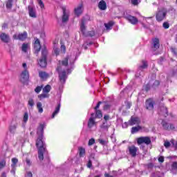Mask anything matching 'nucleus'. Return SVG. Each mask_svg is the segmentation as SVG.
<instances>
[{"label": "nucleus", "mask_w": 177, "mask_h": 177, "mask_svg": "<svg viewBox=\"0 0 177 177\" xmlns=\"http://www.w3.org/2000/svg\"><path fill=\"white\" fill-rule=\"evenodd\" d=\"M123 17L124 19H126V20H128L131 24H133V26L138 24V23H140L141 26H142L143 28L145 30H150V23L147 21V19H151V17H142L143 21L138 19L136 17H133L128 12H124L123 13Z\"/></svg>", "instance_id": "nucleus-1"}, {"label": "nucleus", "mask_w": 177, "mask_h": 177, "mask_svg": "<svg viewBox=\"0 0 177 177\" xmlns=\"http://www.w3.org/2000/svg\"><path fill=\"white\" fill-rule=\"evenodd\" d=\"M46 127V124L40 123L37 127V135L38 136L36 141V147L38 150H46V144L44 140V130Z\"/></svg>", "instance_id": "nucleus-2"}, {"label": "nucleus", "mask_w": 177, "mask_h": 177, "mask_svg": "<svg viewBox=\"0 0 177 177\" xmlns=\"http://www.w3.org/2000/svg\"><path fill=\"white\" fill-rule=\"evenodd\" d=\"M81 55V51L79 48H75L73 50V54L70 57H67L64 60L62 61V65L67 67L68 66V60L70 62L71 66H73L75 62V60L78 59V57Z\"/></svg>", "instance_id": "nucleus-3"}, {"label": "nucleus", "mask_w": 177, "mask_h": 177, "mask_svg": "<svg viewBox=\"0 0 177 177\" xmlns=\"http://www.w3.org/2000/svg\"><path fill=\"white\" fill-rule=\"evenodd\" d=\"M56 70L58 73L59 80L61 84L59 86V92H62V91H63L64 84H66V81H67V72L66 71V70H63L62 66L60 65L57 67Z\"/></svg>", "instance_id": "nucleus-4"}, {"label": "nucleus", "mask_w": 177, "mask_h": 177, "mask_svg": "<svg viewBox=\"0 0 177 177\" xmlns=\"http://www.w3.org/2000/svg\"><path fill=\"white\" fill-rule=\"evenodd\" d=\"M38 64L41 68L48 66V50L46 47L41 49V56L38 60Z\"/></svg>", "instance_id": "nucleus-5"}, {"label": "nucleus", "mask_w": 177, "mask_h": 177, "mask_svg": "<svg viewBox=\"0 0 177 177\" xmlns=\"http://www.w3.org/2000/svg\"><path fill=\"white\" fill-rule=\"evenodd\" d=\"M172 10H174V8L172 7H170L168 10L167 8H162L160 10H158L156 15L157 21H162L167 17V13H168V12H172Z\"/></svg>", "instance_id": "nucleus-6"}, {"label": "nucleus", "mask_w": 177, "mask_h": 177, "mask_svg": "<svg viewBox=\"0 0 177 177\" xmlns=\"http://www.w3.org/2000/svg\"><path fill=\"white\" fill-rule=\"evenodd\" d=\"M149 67V64H147V61L142 60V64L140 65L138 68L137 72L136 73V78H142L143 75H145V70Z\"/></svg>", "instance_id": "nucleus-7"}, {"label": "nucleus", "mask_w": 177, "mask_h": 177, "mask_svg": "<svg viewBox=\"0 0 177 177\" xmlns=\"http://www.w3.org/2000/svg\"><path fill=\"white\" fill-rule=\"evenodd\" d=\"M20 81L22 84H26V82H28V80H30V73L28 70H24L20 75Z\"/></svg>", "instance_id": "nucleus-8"}, {"label": "nucleus", "mask_w": 177, "mask_h": 177, "mask_svg": "<svg viewBox=\"0 0 177 177\" xmlns=\"http://www.w3.org/2000/svg\"><path fill=\"white\" fill-rule=\"evenodd\" d=\"M161 125L165 131H174L175 125L172 123H168L165 120H162Z\"/></svg>", "instance_id": "nucleus-9"}, {"label": "nucleus", "mask_w": 177, "mask_h": 177, "mask_svg": "<svg viewBox=\"0 0 177 177\" xmlns=\"http://www.w3.org/2000/svg\"><path fill=\"white\" fill-rule=\"evenodd\" d=\"M62 22L64 24V23H67L70 19V12L66 9V7H62Z\"/></svg>", "instance_id": "nucleus-10"}, {"label": "nucleus", "mask_w": 177, "mask_h": 177, "mask_svg": "<svg viewBox=\"0 0 177 177\" xmlns=\"http://www.w3.org/2000/svg\"><path fill=\"white\" fill-rule=\"evenodd\" d=\"M151 48L153 52L160 49V39L155 37L152 39V42L151 44Z\"/></svg>", "instance_id": "nucleus-11"}, {"label": "nucleus", "mask_w": 177, "mask_h": 177, "mask_svg": "<svg viewBox=\"0 0 177 177\" xmlns=\"http://www.w3.org/2000/svg\"><path fill=\"white\" fill-rule=\"evenodd\" d=\"M28 12L30 17L37 19V10L35 9V6L34 5L32 4L28 6Z\"/></svg>", "instance_id": "nucleus-12"}, {"label": "nucleus", "mask_w": 177, "mask_h": 177, "mask_svg": "<svg viewBox=\"0 0 177 177\" xmlns=\"http://www.w3.org/2000/svg\"><path fill=\"white\" fill-rule=\"evenodd\" d=\"M137 143L138 145H143V143H145V145H150V143H151V139H150V137H140L137 139Z\"/></svg>", "instance_id": "nucleus-13"}, {"label": "nucleus", "mask_w": 177, "mask_h": 177, "mask_svg": "<svg viewBox=\"0 0 177 177\" xmlns=\"http://www.w3.org/2000/svg\"><path fill=\"white\" fill-rule=\"evenodd\" d=\"M154 104H156V101L153 98H149L145 101V106L147 110H153Z\"/></svg>", "instance_id": "nucleus-14"}, {"label": "nucleus", "mask_w": 177, "mask_h": 177, "mask_svg": "<svg viewBox=\"0 0 177 177\" xmlns=\"http://www.w3.org/2000/svg\"><path fill=\"white\" fill-rule=\"evenodd\" d=\"M35 41L34 42V50H35V54L38 56V54L39 52H41V41H39V39L36 38L35 39Z\"/></svg>", "instance_id": "nucleus-15"}, {"label": "nucleus", "mask_w": 177, "mask_h": 177, "mask_svg": "<svg viewBox=\"0 0 177 177\" xmlns=\"http://www.w3.org/2000/svg\"><path fill=\"white\" fill-rule=\"evenodd\" d=\"M61 100H59L57 102V106L55 107V109L54 110V111L53 112L52 115H51L52 120H53V118H55V117L56 115H57V114H59V113H60V108L62 107Z\"/></svg>", "instance_id": "nucleus-16"}, {"label": "nucleus", "mask_w": 177, "mask_h": 177, "mask_svg": "<svg viewBox=\"0 0 177 177\" xmlns=\"http://www.w3.org/2000/svg\"><path fill=\"white\" fill-rule=\"evenodd\" d=\"M0 39L1 42H3L4 44H9V42H10V37L5 32L0 34Z\"/></svg>", "instance_id": "nucleus-17"}, {"label": "nucleus", "mask_w": 177, "mask_h": 177, "mask_svg": "<svg viewBox=\"0 0 177 177\" xmlns=\"http://www.w3.org/2000/svg\"><path fill=\"white\" fill-rule=\"evenodd\" d=\"M14 39H19V41H26L27 39V32H24L23 33H19L18 35H13Z\"/></svg>", "instance_id": "nucleus-18"}, {"label": "nucleus", "mask_w": 177, "mask_h": 177, "mask_svg": "<svg viewBox=\"0 0 177 177\" xmlns=\"http://www.w3.org/2000/svg\"><path fill=\"white\" fill-rule=\"evenodd\" d=\"M108 73H109V74L112 75L113 77H114V75H117L118 74H119L120 75L121 78H124V80H127V75H125V71H124L121 68H118L117 71V73H111L110 71H109Z\"/></svg>", "instance_id": "nucleus-19"}, {"label": "nucleus", "mask_w": 177, "mask_h": 177, "mask_svg": "<svg viewBox=\"0 0 177 177\" xmlns=\"http://www.w3.org/2000/svg\"><path fill=\"white\" fill-rule=\"evenodd\" d=\"M86 24V19L85 17H83L80 22V31H82V33L83 35H86L85 34V31L86 30V26H85Z\"/></svg>", "instance_id": "nucleus-20"}, {"label": "nucleus", "mask_w": 177, "mask_h": 177, "mask_svg": "<svg viewBox=\"0 0 177 177\" xmlns=\"http://www.w3.org/2000/svg\"><path fill=\"white\" fill-rule=\"evenodd\" d=\"M140 122L139 118L131 116L129 120V124L130 127H133V125H138Z\"/></svg>", "instance_id": "nucleus-21"}, {"label": "nucleus", "mask_w": 177, "mask_h": 177, "mask_svg": "<svg viewBox=\"0 0 177 177\" xmlns=\"http://www.w3.org/2000/svg\"><path fill=\"white\" fill-rule=\"evenodd\" d=\"M129 153L131 157H136V153L138 152V147H135V145H132L129 147Z\"/></svg>", "instance_id": "nucleus-22"}, {"label": "nucleus", "mask_w": 177, "mask_h": 177, "mask_svg": "<svg viewBox=\"0 0 177 177\" xmlns=\"http://www.w3.org/2000/svg\"><path fill=\"white\" fill-rule=\"evenodd\" d=\"M19 125V123L17 122H12L11 124L9 127V131L10 133L12 135H15L16 133V130L17 129V127Z\"/></svg>", "instance_id": "nucleus-23"}, {"label": "nucleus", "mask_w": 177, "mask_h": 177, "mask_svg": "<svg viewBox=\"0 0 177 177\" xmlns=\"http://www.w3.org/2000/svg\"><path fill=\"white\" fill-rule=\"evenodd\" d=\"M74 13L75 16H77V17H79V16H81V15H82V4H80L76 8H75Z\"/></svg>", "instance_id": "nucleus-24"}, {"label": "nucleus", "mask_w": 177, "mask_h": 177, "mask_svg": "<svg viewBox=\"0 0 177 177\" xmlns=\"http://www.w3.org/2000/svg\"><path fill=\"white\" fill-rule=\"evenodd\" d=\"M95 113H91V116L88 122V128H92L95 125Z\"/></svg>", "instance_id": "nucleus-25"}, {"label": "nucleus", "mask_w": 177, "mask_h": 177, "mask_svg": "<svg viewBox=\"0 0 177 177\" xmlns=\"http://www.w3.org/2000/svg\"><path fill=\"white\" fill-rule=\"evenodd\" d=\"M111 125L110 122L103 121L102 124L100 125V128L103 129V131H109V128H110Z\"/></svg>", "instance_id": "nucleus-26"}, {"label": "nucleus", "mask_w": 177, "mask_h": 177, "mask_svg": "<svg viewBox=\"0 0 177 177\" xmlns=\"http://www.w3.org/2000/svg\"><path fill=\"white\" fill-rule=\"evenodd\" d=\"M98 8L100 10H106L107 9V4L106 3V1L104 0L100 1L98 3Z\"/></svg>", "instance_id": "nucleus-27"}, {"label": "nucleus", "mask_w": 177, "mask_h": 177, "mask_svg": "<svg viewBox=\"0 0 177 177\" xmlns=\"http://www.w3.org/2000/svg\"><path fill=\"white\" fill-rule=\"evenodd\" d=\"M48 153V151L46 149H38V158L40 160V161H42L44 160V154Z\"/></svg>", "instance_id": "nucleus-28"}, {"label": "nucleus", "mask_w": 177, "mask_h": 177, "mask_svg": "<svg viewBox=\"0 0 177 177\" xmlns=\"http://www.w3.org/2000/svg\"><path fill=\"white\" fill-rule=\"evenodd\" d=\"M170 171L171 174H174V175L177 174V162H172Z\"/></svg>", "instance_id": "nucleus-29"}, {"label": "nucleus", "mask_w": 177, "mask_h": 177, "mask_svg": "<svg viewBox=\"0 0 177 177\" xmlns=\"http://www.w3.org/2000/svg\"><path fill=\"white\" fill-rule=\"evenodd\" d=\"M158 86H160V81L159 80H152V84H151V89H153V91H156V89H157V88H158Z\"/></svg>", "instance_id": "nucleus-30"}, {"label": "nucleus", "mask_w": 177, "mask_h": 177, "mask_svg": "<svg viewBox=\"0 0 177 177\" xmlns=\"http://www.w3.org/2000/svg\"><path fill=\"white\" fill-rule=\"evenodd\" d=\"M28 121V113L26 112L24 115L22 128H26V124Z\"/></svg>", "instance_id": "nucleus-31"}, {"label": "nucleus", "mask_w": 177, "mask_h": 177, "mask_svg": "<svg viewBox=\"0 0 177 177\" xmlns=\"http://www.w3.org/2000/svg\"><path fill=\"white\" fill-rule=\"evenodd\" d=\"M153 84V80H149V82L144 86V91L145 92H149L151 89V85Z\"/></svg>", "instance_id": "nucleus-32"}, {"label": "nucleus", "mask_w": 177, "mask_h": 177, "mask_svg": "<svg viewBox=\"0 0 177 177\" xmlns=\"http://www.w3.org/2000/svg\"><path fill=\"white\" fill-rule=\"evenodd\" d=\"M39 77L41 80H46V78H48L49 77V74L46 73V72L40 71L39 73Z\"/></svg>", "instance_id": "nucleus-33"}, {"label": "nucleus", "mask_w": 177, "mask_h": 177, "mask_svg": "<svg viewBox=\"0 0 177 177\" xmlns=\"http://www.w3.org/2000/svg\"><path fill=\"white\" fill-rule=\"evenodd\" d=\"M142 129V127L138 125L137 127H133L131 128V133L133 135L134 133H137V132H139Z\"/></svg>", "instance_id": "nucleus-34"}, {"label": "nucleus", "mask_w": 177, "mask_h": 177, "mask_svg": "<svg viewBox=\"0 0 177 177\" xmlns=\"http://www.w3.org/2000/svg\"><path fill=\"white\" fill-rule=\"evenodd\" d=\"M37 109L38 110V113L42 114L44 113V108H42V103L38 102H37Z\"/></svg>", "instance_id": "nucleus-35"}, {"label": "nucleus", "mask_w": 177, "mask_h": 177, "mask_svg": "<svg viewBox=\"0 0 177 177\" xmlns=\"http://www.w3.org/2000/svg\"><path fill=\"white\" fill-rule=\"evenodd\" d=\"M104 26L106 30H111V28H113V26H114V21H110L109 23L104 24Z\"/></svg>", "instance_id": "nucleus-36"}, {"label": "nucleus", "mask_w": 177, "mask_h": 177, "mask_svg": "<svg viewBox=\"0 0 177 177\" xmlns=\"http://www.w3.org/2000/svg\"><path fill=\"white\" fill-rule=\"evenodd\" d=\"M160 111H162V114L165 115V117H166V115H168V108H167V106H162L160 107Z\"/></svg>", "instance_id": "nucleus-37"}, {"label": "nucleus", "mask_w": 177, "mask_h": 177, "mask_svg": "<svg viewBox=\"0 0 177 177\" xmlns=\"http://www.w3.org/2000/svg\"><path fill=\"white\" fill-rule=\"evenodd\" d=\"M11 168H16L17 164L19 162V159L16 158H12Z\"/></svg>", "instance_id": "nucleus-38"}, {"label": "nucleus", "mask_w": 177, "mask_h": 177, "mask_svg": "<svg viewBox=\"0 0 177 177\" xmlns=\"http://www.w3.org/2000/svg\"><path fill=\"white\" fill-rule=\"evenodd\" d=\"M28 105L29 106L30 109H34V106L35 105V102L32 98H30L28 102Z\"/></svg>", "instance_id": "nucleus-39"}, {"label": "nucleus", "mask_w": 177, "mask_h": 177, "mask_svg": "<svg viewBox=\"0 0 177 177\" xmlns=\"http://www.w3.org/2000/svg\"><path fill=\"white\" fill-rule=\"evenodd\" d=\"M79 156L80 158L85 156V148L84 147L79 148Z\"/></svg>", "instance_id": "nucleus-40"}, {"label": "nucleus", "mask_w": 177, "mask_h": 177, "mask_svg": "<svg viewBox=\"0 0 177 177\" xmlns=\"http://www.w3.org/2000/svg\"><path fill=\"white\" fill-rule=\"evenodd\" d=\"M50 89H52V87L50 85L47 84L44 88H43V92L44 93H49L50 92Z\"/></svg>", "instance_id": "nucleus-41"}, {"label": "nucleus", "mask_w": 177, "mask_h": 177, "mask_svg": "<svg viewBox=\"0 0 177 177\" xmlns=\"http://www.w3.org/2000/svg\"><path fill=\"white\" fill-rule=\"evenodd\" d=\"M6 6L7 9H12L13 6V0H8L6 2Z\"/></svg>", "instance_id": "nucleus-42"}, {"label": "nucleus", "mask_w": 177, "mask_h": 177, "mask_svg": "<svg viewBox=\"0 0 177 177\" xmlns=\"http://www.w3.org/2000/svg\"><path fill=\"white\" fill-rule=\"evenodd\" d=\"M95 111V118H102L103 113L100 110H96Z\"/></svg>", "instance_id": "nucleus-43"}, {"label": "nucleus", "mask_w": 177, "mask_h": 177, "mask_svg": "<svg viewBox=\"0 0 177 177\" xmlns=\"http://www.w3.org/2000/svg\"><path fill=\"white\" fill-rule=\"evenodd\" d=\"M21 50L23 52H24V53H27V51L28 50V44L24 43L22 44Z\"/></svg>", "instance_id": "nucleus-44"}, {"label": "nucleus", "mask_w": 177, "mask_h": 177, "mask_svg": "<svg viewBox=\"0 0 177 177\" xmlns=\"http://www.w3.org/2000/svg\"><path fill=\"white\" fill-rule=\"evenodd\" d=\"M170 50H171L173 56H174L175 57H177V48H174V47H171Z\"/></svg>", "instance_id": "nucleus-45"}, {"label": "nucleus", "mask_w": 177, "mask_h": 177, "mask_svg": "<svg viewBox=\"0 0 177 177\" xmlns=\"http://www.w3.org/2000/svg\"><path fill=\"white\" fill-rule=\"evenodd\" d=\"M42 88H44V86H37L35 88V93H39L41 91H42Z\"/></svg>", "instance_id": "nucleus-46"}, {"label": "nucleus", "mask_w": 177, "mask_h": 177, "mask_svg": "<svg viewBox=\"0 0 177 177\" xmlns=\"http://www.w3.org/2000/svg\"><path fill=\"white\" fill-rule=\"evenodd\" d=\"M125 107L127 110H129V109H131V106H132V102H129V101H125Z\"/></svg>", "instance_id": "nucleus-47"}, {"label": "nucleus", "mask_w": 177, "mask_h": 177, "mask_svg": "<svg viewBox=\"0 0 177 177\" xmlns=\"http://www.w3.org/2000/svg\"><path fill=\"white\" fill-rule=\"evenodd\" d=\"M75 162L77 165H80L82 164V159L81 158V157L76 158Z\"/></svg>", "instance_id": "nucleus-48"}, {"label": "nucleus", "mask_w": 177, "mask_h": 177, "mask_svg": "<svg viewBox=\"0 0 177 177\" xmlns=\"http://www.w3.org/2000/svg\"><path fill=\"white\" fill-rule=\"evenodd\" d=\"M37 1L41 9H44V8H45V4H44V1H42V0H37Z\"/></svg>", "instance_id": "nucleus-49"}, {"label": "nucleus", "mask_w": 177, "mask_h": 177, "mask_svg": "<svg viewBox=\"0 0 177 177\" xmlns=\"http://www.w3.org/2000/svg\"><path fill=\"white\" fill-rule=\"evenodd\" d=\"M46 97H48V95L45 93H42L38 95V98L40 99V100H42V99H45Z\"/></svg>", "instance_id": "nucleus-50"}, {"label": "nucleus", "mask_w": 177, "mask_h": 177, "mask_svg": "<svg viewBox=\"0 0 177 177\" xmlns=\"http://www.w3.org/2000/svg\"><path fill=\"white\" fill-rule=\"evenodd\" d=\"M86 37H95V31L91 30L87 32Z\"/></svg>", "instance_id": "nucleus-51"}, {"label": "nucleus", "mask_w": 177, "mask_h": 177, "mask_svg": "<svg viewBox=\"0 0 177 177\" xmlns=\"http://www.w3.org/2000/svg\"><path fill=\"white\" fill-rule=\"evenodd\" d=\"M111 108V104L106 103L104 106V110H110V109Z\"/></svg>", "instance_id": "nucleus-52"}, {"label": "nucleus", "mask_w": 177, "mask_h": 177, "mask_svg": "<svg viewBox=\"0 0 177 177\" xmlns=\"http://www.w3.org/2000/svg\"><path fill=\"white\" fill-rule=\"evenodd\" d=\"M5 165H6V162L5 160H3L0 161V169H2Z\"/></svg>", "instance_id": "nucleus-53"}, {"label": "nucleus", "mask_w": 177, "mask_h": 177, "mask_svg": "<svg viewBox=\"0 0 177 177\" xmlns=\"http://www.w3.org/2000/svg\"><path fill=\"white\" fill-rule=\"evenodd\" d=\"M131 2L134 6H137V5H139V0H131Z\"/></svg>", "instance_id": "nucleus-54"}, {"label": "nucleus", "mask_w": 177, "mask_h": 177, "mask_svg": "<svg viewBox=\"0 0 177 177\" xmlns=\"http://www.w3.org/2000/svg\"><path fill=\"white\" fill-rule=\"evenodd\" d=\"M128 127H129V122H125L122 124V128H123L124 129L128 128Z\"/></svg>", "instance_id": "nucleus-55"}, {"label": "nucleus", "mask_w": 177, "mask_h": 177, "mask_svg": "<svg viewBox=\"0 0 177 177\" xmlns=\"http://www.w3.org/2000/svg\"><path fill=\"white\" fill-rule=\"evenodd\" d=\"M162 26L163 28H165V30H167V28H169V23L164 22Z\"/></svg>", "instance_id": "nucleus-56"}, {"label": "nucleus", "mask_w": 177, "mask_h": 177, "mask_svg": "<svg viewBox=\"0 0 177 177\" xmlns=\"http://www.w3.org/2000/svg\"><path fill=\"white\" fill-rule=\"evenodd\" d=\"M164 146L166 149H168L169 147H171V142H169V141H166L164 143Z\"/></svg>", "instance_id": "nucleus-57"}, {"label": "nucleus", "mask_w": 177, "mask_h": 177, "mask_svg": "<svg viewBox=\"0 0 177 177\" xmlns=\"http://www.w3.org/2000/svg\"><path fill=\"white\" fill-rule=\"evenodd\" d=\"M92 145H95V138H91L88 140V146H92Z\"/></svg>", "instance_id": "nucleus-58"}, {"label": "nucleus", "mask_w": 177, "mask_h": 177, "mask_svg": "<svg viewBox=\"0 0 177 177\" xmlns=\"http://www.w3.org/2000/svg\"><path fill=\"white\" fill-rule=\"evenodd\" d=\"M54 53L56 55V56H59V53H60V49L58 48H54Z\"/></svg>", "instance_id": "nucleus-59"}, {"label": "nucleus", "mask_w": 177, "mask_h": 177, "mask_svg": "<svg viewBox=\"0 0 177 177\" xmlns=\"http://www.w3.org/2000/svg\"><path fill=\"white\" fill-rule=\"evenodd\" d=\"M98 142L102 146H104V145H106V140H104L103 139H98Z\"/></svg>", "instance_id": "nucleus-60"}, {"label": "nucleus", "mask_w": 177, "mask_h": 177, "mask_svg": "<svg viewBox=\"0 0 177 177\" xmlns=\"http://www.w3.org/2000/svg\"><path fill=\"white\" fill-rule=\"evenodd\" d=\"M87 168H92V160L91 159H88L87 162Z\"/></svg>", "instance_id": "nucleus-61"}, {"label": "nucleus", "mask_w": 177, "mask_h": 177, "mask_svg": "<svg viewBox=\"0 0 177 177\" xmlns=\"http://www.w3.org/2000/svg\"><path fill=\"white\" fill-rule=\"evenodd\" d=\"M109 120H110V116L109 115H104V121L109 122Z\"/></svg>", "instance_id": "nucleus-62"}, {"label": "nucleus", "mask_w": 177, "mask_h": 177, "mask_svg": "<svg viewBox=\"0 0 177 177\" xmlns=\"http://www.w3.org/2000/svg\"><path fill=\"white\" fill-rule=\"evenodd\" d=\"M25 177H32V173L31 171H28Z\"/></svg>", "instance_id": "nucleus-63"}, {"label": "nucleus", "mask_w": 177, "mask_h": 177, "mask_svg": "<svg viewBox=\"0 0 177 177\" xmlns=\"http://www.w3.org/2000/svg\"><path fill=\"white\" fill-rule=\"evenodd\" d=\"M158 160L159 162H161V163L164 162V160H165L164 156H160Z\"/></svg>", "instance_id": "nucleus-64"}]
</instances>
